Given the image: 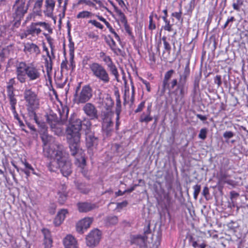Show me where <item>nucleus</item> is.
<instances>
[{
	"label": "nucleus",
	"mask_w": 248,
	"mask_h": 248,
	"mask_svg": "<svg viewBox=\"0 0 248 248\" xmlns=\"http://www.w3.org/2000/svg\"><path fill=\"white\" fill-rule=\"evenodd\" d=\"M18 82L16 81L15 78H10L6 82V93L7 97L9 100V103L11 106V110L14 115V118L17 120L20 127L24 126L23 122L20 119L17 112L16 111V105L17 100L15 94L16 89L15 86L17 84Z\"/></svg>",
	"instance_id": "nucleus-5"
},
{
	"label": "nucleus",
	"mask_w": 248,
	"mask_h": 248,
	"mask_svg": "<svg viewBox=\"0 0 248 248\" xmlns=\"http://www.w3.org/2000/svg\"><path fill=\"white\" fill-rule=\"evenodd\" d=\"M202 77V72L200 71L199 73H196L193 81V92L194 94L196 93L197 90L199 89L200 82Z\"/></svg>",
	"instance_id": "nucleus-29"
},
{
	"label": "nucleus",
	"mask_w": 248,
	"mask_h": 248,
	"mask_svg": "<svg viewBox=\"0 0 248 248\" xmlns=\"http://www.w3.org/2000/svg\"><path fill=\"white\" fill-rule=\"evenodd\" d=\"M65 248H77V242L76 239L71 235H67L63 239Z\"/></svg>",
	"instance_id": "nucleus-20"
},
{
	"label": "nucleus",
	"mask_w": 248,
	"mask_h": 248,
	"mask_svg": "<svg viewBox=\"0 0 248 248\" xmlns=\"http://www.w3.org/2000/svg\"><path fill=\"white\" fill-rule=\"evenodd\" d=\"M36 24L38 26L43 27L49 33H52V29L51 28L50 25L45 22H37Z\"/></svg>",
	"instance_id": "nucleus-44"
},
{
	"label": "nucleus",
	"mask_w": 248,
	"mask_h": 248,
	"mask_svg": "<svg viewBox=\"0 0 248 248\" xmlns=\"http://www.w3.org/2000/svg\"><path fill=\"white\" fill-rule=\"evenodd\" d=\"M69 44L68 47L69 48V55L74 54L75 51V44L72 41V37L70 35L68 36Z\"/></svg>",
	"instance_id": "nucleus-46"
},
{
	"label": "nucleus",
	"mask_w": 248,
	"mask_h": 248,
	"mask_svg": "<svg viewBox=\"0 0 248 248\" xmlns=\"http://www.w3.org/2000/svg\"><path fill=\"white\" fill-rule=\"evenodd\" d=\"M67 186L65 184H61L58 187V191L61 193H68L67 191Z\"/></svg>",
	"instance_id": "nucleus-61"
},
{
	"label": "nucleus",
	"mask_w": 248,
	"mask_h": 248,
	"mask_svg": "<svg viewBox=\"0 0 248 248\" xmlns=\"http://www.w3.org/2000/svg\"><path fill=\"white\" fill-rule=\"evenodd\" d=\"M93 96V89L90 84L83 86L78 93L74 94V101L78 105L88 103Z\"/></svg>",
	"instance_id": "nucleus-8"
},
{
	"label": "nucleus",
	"mask_w": 248,
	"mask_h": 248,
	"mask_svg": "<svg viewBox=\"0 0 248 248\" xmlns=\"http://www.w3.org/2000/svg\"><path fill=\"white\" fill-rule=\"evenodd\" d=\"M124 27L126 32L128 33V34L131 37V38L134 39V36L132 31V29L128 24V23L124 25Z\"/></svg>",
	"instance_id": "nucleus-57"
},
{
	"label": "nucleus",
	"mask_w": 248,
	"mask_h": 248,
	"mask_svg": "<svg viewBox=\"0 0 248 248\" xmlns=\"http://www.w3.org/2000/svg\"><path fill=\"white\" fill-rule=\"evenodd\" d=\"M82 110L90 120H97L98 118V110L94 104L91 103H85Z\"/></svg>",
	"instance_id": "nucleus-13"
},
{
	"label": "nucleus",
	"mask_w": 248,
	"mask_h": 248,
	"mask_svg": "<svg viewBox=\"0 0 248 248\" xmlns=\"http://www.w3.org/2000/svg\"><path fill=\"white\" fill-rule=\"evenodd\" d=\"M189 241L191 243L192 247L194 248L199 247V248H205L206 245L204 243H202L199 245L196 241L194 240L193 236H190L189 238Z\"/></svg>",
	"instance_id": "nucleus-42"
},
{
	"label": "nucleus",
	"mask_w": 248,
	"mask_h": 248,
	"mask_svg": "<svg viewBox=\"0 0 248 248\" xmlns=\"http://www.w3.org/2000/svg\"><path fill=\"white\" fill-rule=\"evenodd\" d=\"M93 218L92 217H85L81 219L77 224V231L79 233H83L84 231L90 227L93 222Z\"/></svg>",
	"instance_id": "nucleus-14"
},
{
	"label": "nucleus",
	"mask_w": 248,
	"mask_h": 248,
	"mask_svg": "<svg viewBox=\"0 0 248 248\" xmlns=\"http://www.w3.org/2000/svg\"><path fill=\"white\" fill-rule=\"evenodd\" d=\"M153 120V117L151 116V114H147L145 115V113H143L140 117L139 121L140 123H145L146 124H148Z\"/></svg>",
	"instance_id": "nucleus-40"
},
{
	"label": "nucleus",
	"mask_w": 248,
	"mask_h": 248,
	"mask_svg": "<svg viewBox=\"0 0 248 248\" xmlns=\"http://www.w3.org/2000/svg\"><path fill=\"white\" fill-rule=\"evenodd\" d=\"M23 51L30 54H35L36 56L41 53L40 49L36 44L30 42L25 45Z\"/></svg>",
	"instance_id": "nucleus-16"
},
{
	"label": "nucleus",
	"mask_w": 248,
	"mask_h": 248,
	"mask_svg": "<svg viewBox=\"0 0 248 248\" xmlns=\"http://www.w3.org/2000/svg\"><path fill=\"white\" fill-rule=\"evenodd\" d=\"M55 5V0H45V6L48 11L52 13Z\"/></svg>",
	"instance_id": "nucleus-41"
},
{
	"label": "nucleus",
	"mask_w": 248,
	"mask_h": 248,
	"mask_svg": "<svg viewBox=\"0 0 248 248\" xmlns=\"http://www.w3.org/2000/svg\"><path fill=\"white\" fill-rule=\"evenodd\" d=\"M79 158H76L77 161L78 162V166L83 168L86 165V160L85 156L82 155V153Z\"/></svg>",
	"instance_id": "nucleus-47"
},
{
	"label": "nucleus",
	"mask_w": 248,
	"mask_h": 248,
	"mask_svg": "<svg viewBox=\"0 0 248 248\" xmlns=\"http://www.w3.org/2000/svg\"><path fill=\"white\" fill-rule=\"evenodd\" d=\"M182 4H180V10L179 12H173L171 14V16L172 17H174L178 20H180L182 17Z\"/></svg>",
	"instance_id": "nucleus-52"
},
{
	"label": "nucleus",
	"mask_w": 248,
	"mask_h": 248,
	"mask_svg": "<svg viewBox=\"0 0 248 248\" xmlns=\"http://www.w3.org/2000/svg\"><path fill=\"white\" fill-rule=\"evenodd\" d=\"M102 235L101 232L97 229L92 230L86 236L87 245L90 247H94L100 242Z\"/></svg>",
	"instance_id": "nucleus-12"
},
{
	"label": "nucleus",
	"mask_w": 248,
	"mask_h": 248,
	"mask_svg": "<svg viewBox=\"0 0 248 248\" xmlns=\"http://www.w3.org/2000/svg\"><path fill=\"white\" fill-rule=\"evenodd\" d=\"M128 205V202L125 200L121 202L116 203V208L118 209H122L124 207L127 206Z\"/></svg>",
	"instance_id": "nucleus-60"
},
{
	"label": "nucleus",
	"mask_w": 248,
	"mask_h": 248,
	"mask_svg": "<svg viewBox=\"0 0 248 248\" xmlns=\"http://www.w3.org/2000/svg\"><path fill=\"white\" fill-rule=\"evenodd\" d=\"M102 103L105 109H112L114 105V101L112 99L110 94H105L102 98Z\"/></svg>",
	"instance_id": "nucleus-23"
},
{
	"label": "nucleus",
	"mask_w": 248,
	"mask_h": 248,
	"mask_svg": "<svg viewBox=\"0 0 248 248\" xmlns=\"http://www.w3.org/2000/svg\"><path fill=\"white\" fill-rule=\"evenodd\" d=\"M26 106H39V99L37 93L31 89L26 88L23 92Z\"/></svg>",
	"instance_id": "nucleus-11"
},
{
	"label": "nucleus",
	"mask_w": 248,
	"mask_h": 248,
	"mask_svg": "<svg viewBox=\"0 0 248 248\" xmlns=\"http://www.w3.org/2000/svg\"><path fill=\"white\" fill-rule=\"evenodd\" d=\"M75 185L78 190L83 194H87L90 191V186L85 182L77 181Z\"/></svg>",
	"instance_id": "nucleus-24"
},
{
	"label": "nucleus",
	"mask_w": 248,
	"mask_h": 248,
	"mask_svg": "<svg viewBox=\"0 0 248 248\" xmlns=\"http://www.w3.org/2000/svg\"><path fill=\"white\" fill-rule=\"evenodd\" d=\"M53 160L50 161L47 167L50 171L56 172L58 169L64 177H67L72 172V163L62 145H57V149L53 151Z\"/></svg>",
	"instance_id": "nucleus-3"
},
{
	"label": "nucleus",
	"mask_w": 248,
	"mask_h": 248,
	"mask_svg": "<svg viewBox=\"0 0 248 248\" xmlns=\"http://www.w3.org/2000/svg\"><path fill=\"white\" fill-rule=\"evenodd\" d=\"M193 188L194 189L193 197L195 200H197L201 191V186L200 185L197 184L193 186Z\"/></svg>",
	"instance_id": "nucleus-48"
},
{
	"label": "nucleus",
	"mask_w": 248,
	"mask_h": 248,
	"mask_svg": "<svg viewBox=\"0 0 248 248\" xmlns=\"http://www.w3.org/2000/svg\"><path fill=\"white\" fill-rule=\"evenodd\" d=\"M93 14L87 11H83L82 12H80L77 15V18H88L91 16Z\"/></svg>",
	"instance_id": "nucleus-43"
},
{
	"label": "nucleus",
	"mask_w": 248,
	"mask_h": 248,
	"mask_svg": "<svg viewBox=\"0 0 248 248\" xmlns=\"http://www.w3.org/2000/svg\"><path fill=\"white\" fill-rule=\"evenodd\" d=\"M196 0H191L188 5L185 7L186 9V13L185 15H191L192 14L196 6Z\"/></svg>",
	"instance_id": "nucleus-36"
},
{
	"label": "nucleus",
	"mask_w": 248,
	"mask_h": 248,
	"mask_svg": "<svg viewBox=\"0 0 248 248\" xmlns=\"http://www.w3.org/2000/svg\"><path fill=\"white\" fill-rule=\"evenodd\" d=\"M61 124H66L67 122L69 108L67 106H62L59 108Z\"/></svg>",
	"instance_id": "nucleus-19"
},
{
	"label": "nucleus",
	"mask_w": 248,
	"mask_h": 248,
	"mask_svg": "<svg viewBox=\"0 0 248 248\" xmlns=\"http://www.w3.org/2000/svg\"><path fill=\"white\" fill-rule=\"evenodd\" d=\"M161 18L163 20L164 22L165 23V25L162 26V28L165 31L170 32L173 31L172 26L173 24H171L170 23V21L168 19L167 17H165V16H161Z\"/></svg>",
	"instance_id": "nucleus-38"
},
{
	"label": "nucleus",
	"mask_w": 248,
	"mask_h": 248,
	"mask_svg": "<svg viewBox=\"0 0 248 248\" xmlns=\"http://www.w3.org/2000/svg\"><path fill=\"white\" fill-rule=\"evenodd\" d=\"M82 125V121L78 117L77 114L75 113L71 114L66 128V134L71 155L73 156L82 153L80 145V132Z\"/></svg>",
	"instance_id": "nucleus-2"
},
{
	"label": "nucleus",
	"mask_w": 248,
	"mask_h": 248,
	"mask_svg": "<svg viewBox=\"0 0 248 248\" xmlns=\"http://www.w3.org/2000/svg\"><path fill=\"white\" fill-rule=\"evenodd\" d=\"M42 232L44 235V244H45V248H51L52 246V240L49 237L50 233L48 230L47 229H43Z\"/></svg>",
	"instance_id": "nucleus-26"
},
{
	"label": "nucleus",
	"mask_w": 248,
	"mask_h": 248,
	"mask_svg": "<svg viewBox=\"0 0 248 248\" xmlns=\"http://www.w3.org/2000/svg\"><path fill=\"white\" fill-rule=\"evenodd\" d=\"M34 122L39 129L40 133L47 131L48 127L47 125L41 117H39Z\"/></svg>",
	"instance_id": "nucleus-32"
},
{
	"label": "nucleus",
	"mask_w": 248,
	"mask_h": 248,
	"mask_svg": "<svg viewBox=\"0 0 248 248\" xmlns=\"http://www.w3.org/2000/svg\"><path fill=\"white\" fill-rule=\"evenodd\" d=\"M37 26L38 24H36V22H32L24 31V37H27L30 35L33 36L35 34L38 35L41 33V30L37 28Z\"/></svg>",
	"instance_id": "nucleus-18"
},
{
	"label": "nucleus",
	"mask_w": 248,
	"mask_h": 248,
	"mask_svg": "<svg viewBox=\"0 0 248 248\" xmlns=\"http://www.w3.org/2000/svg\"><path fill=\"white\" fill-rule=\"evenodd\" d=\"M44 0H36L33 6V12L37 16L42 14L41 8L43 6Z\"/></svg>",
	"instance_id": "nucleus-31"
},
{
	"label": "nucleus",
	"mask_w": 248,
	"mask_h": 248,
	"mask_svg": "<svg viewBox=\"0 0 248 248\" xmlns=\"http://www.w3.org/2000/svg\"><path fill=\"white\" fill-rule=\"evenodd\" d=\"M163 195L164 199L166 201V203L168 205H170L171 203V198L170 197L169 192H165L164 190H162Z\"/></svg>",
	"instance_id": "nucleus-51"
},
{
	"label": "nucleus",
	"mask_w": 248,
	"mask_h": 248,
	"mask_svg": "<svg viewBox=\"0 0 248 248\" xmlns=\"http://www.w3.org/2000/svg\"><path fill=\"white\" fill-rule=\"evenodd\" d=\"M148 29L149 30L153 31L156 29V25L155 22L153 21L152 17H150L149 19V24L148 26Z\"/></svg>",
	"instance_id": "nucleus-64"
},
{
	"label": "nucleus",
	"mask_w": 248,
	"mask_h": 248,
	"mask_svg": "<svg viewBox=\"0 0 248 248\" xmlns=\"http://www.w3.org/2000/svg\"><path fill=\"white\" fill-rule=\"evenodd\" d=\"M104 221L107 226H110L115 225L118 223V218L116 216H110L107 217Z\"/></svg>",
	"instance_id": "nucleus-35"
},
{
	"label": "nucleus",
	"mask_w": 248,
	"mask_h": 248,
	"mask_svg": "<svg viewBox=\"0 0 248 248\" xmlns=\"http://www.w3.org/2000/svg\"><path fill=\"white\" fill-rule=\"evenodd\" d=\"M113 115V112L112 109H105L101 112V119L102 122L112 121V116Z\"/></svg>",
	"instance_id": "nucleus-27"
},
{
	"label": "nucleus",
	"mask_w": 248,
	"mask_h": 248,
	"mask_svg": "<svg viewBox=\"0 0 248 248\" xmlns=\"http://www.w3.org/2000/svg\"><path fill=\"white\" fill-rule=\"evenodd\" d=\"M106 26H107V27L109 31L113 33L114 35V37L115 38V39L118 41H120L121 39H120V36H119V35L116 32V31H115V30L112 28V27H111V26L110 25V24H109V23H108Z\"/></svg>",
	"instance_id": "nucleus-50"
},
{
	"label": "nucleus",
	"mask_w": 248,
	"mask_h": 248,
	"mask_svg": "<svg viewBox=\"0 0 248 248\" xmlns=\"http://www.w3.org/2000/svg\"><path fill=\"white\" fill-rule=\"evenodd\" d=\"M89 23L92 24L95 27L99 28L100 29H103L104 26L102 25L100 22L97 21L95 20H90L88 21Z\"/></svg>",
	"instance_id": "nucleus-56"
},
{
	"label": "nucleus",
	"mask_w": 248,
	"mask_h": 248,
	"mask_svg": "<svg viewBox=\"0 0 248 248\" xmlns=\"http://www.w3.org/2000/svg\"><path fill=\"white\" fill-rule=\"evenodd\" d=\"M114 95L116 97V114L120 115L122 111L121 101L120 99V94L118 90L114 91Z\"/></svg>",
	"instance_id": "nucleus-28"
},
{
	"label": "nucleus",
	"mask_w": 248,
	"mask_h": 248,
	"mask_svg": "<svg viewBox=\"0 0 248 248\" xmlns=\"http://www.w3.org/2000/svg\"><path fill=\"white\" fill-rule=\"evenodd\" d=\"M68 212L65 209H62L59 211L55 217L53 223L56 226H60L65 218V215Z\"/></svg>",
	"instance_id": "nucleus-21"
},
{
	"label": "nucleus",
	"mask_w": 248,
	"mask_h": 248,
	"mask_svg": "<svg viewBox=\"0 0 248 248\" xmlns=\"http://www.w3.org/2000/svg\"><path fill=\"white\" fill-rule=\"evenodd\" d=\"M190 61L188 60L185 66L183 72H178V78H173L170 80L175 73L173 69L166 72L162 81V88L161 90V95L164 94L166 90L170 91L176 96L175 100L179 98L182 99L187 93V81L190 75Z\"/></svg>",
	"instance_id": "nucleus-1"
},
{
	"label": "nucleus",
	"mask_w": 248,
	"mask_h": 248,
	"mask_svg": "<svg viewBox=\"0 0 248 248\" xmlns=\"http://www.w3.org/2000/svg\"><path fill=\"white\" fill-rule=\"evenodd\" d=\"M143 234H131L129 235V241L132 246L139 248H145L147 247V241L148 235L152 233L150 229V223L149 222L143 229Z\"/></svg>",
	"instance_id": "nucleus-6"
},
{
	"label": "nucleus",
	"mask_w": 248,
	"mask_h": 248,
	"mask_svg": "<svg viewBox=\"0 0 248 248\" xmlns=\"http://www.w3.org/2000/svg\"><path fill=\"white\" fill-rule=\"evenodd\" d=\"M9 46H2L0 45V62H4L10 53Z\"/></svg>",
	"instance_id": "nucleus-25"
},
{
	"label": "nucleus",
	"mask_w": 248,
	"mask_h": 248,
	"mask_svg": "<svg viewBox=\"0 0 248 248\" xmlns=\"http://www.w3.org/2000/svg\"><path fill=\"white\" fill-rule=\"evenodd\" d=\"M214 82L215 84L217 85V88L220 87L222 83L221 76L219 75H216L214 78Z\"/></svg>",
	"instance_id": "nucleus-53"
},
{
	"label": "nucleus",
	"mask_w": 248,
	"mask_h": 248,
	"mask_svg": "<svg viewBox=\"0 0 248 248\" xmlns=\"http://www.w3.org/2000/svg\"><path fill=\"white\" fill-rule=\"evenodd\" d=\"M77 206L79 212L86 213L94 209L96 205L95 204L85 202H78L77 204Z\"/></svg>",
	"instance_id": "nucleus-17"
},
{
	"label": "nucleus",
	"mask_w": 248,
	"mask_h": 248,
	"mask_svg": "<svg viewBox=\"0 0 248 248\" xmlns=\"http://www.w3.org/2000/svg\"><path fill=\"white\" fill-rule=\"evenodd\" d=\"M47 123L49 125L51 130L54 132L55 134L58 136H61L62 134V128L60 125L61 124L60 120L57 116L56 113L50 111L49 114L45 115Z\"/></svg>",
	"instance_id": "nucleus-9"
},
{
	"label": "nucleus",
	"mask_w": 248,
	"mask_h": 248,
	"mask_svg": "<svg viewBox=\"0 0 248 248\" xmlns=\"http://www.w3.org/2000/svg\"><path fill=\"white\" fill-rule=\"evenodd\" d=\"M145 101H142L140 102V103L138 105L137 108L135 109V112L136 113L141 112L143 108L145 107Z\"/></svg>",
	"instance_id": "nucleus-62"
},
{
	"label": "nucleus",
	"mask_w": 248,
	"mask_h": 248,
	"mask_svg": "<svg viewBox=\"0 0 248 248\" xmlns=\"http://www.w3.org/2000/svg\"><path fill=\"white\" fill-rule=\"evenodd\" d=\"M207 129L206 128H202L200 131L198 137L200 139L203 140H205L206 138Z\"/></svg>",
	"instance_id": "nucleus-59"
},
{
	"label": "nucleus",
	"mask_w": 248,
	"mask_h": 248,
	"mask_svg": "<svg viewBox=\"0 0 248 248\" xmlns=\"http://www.w3.org/2000/svg\"><path fill=\"white\" fill-rule=\"evenodd\" d=\"M70 55V65L69 66L71 68L72 71H74L76 68V63L74 61V54Z\"/></svg>",
	"instance_id": "nucleus-58"
},
{
	"label": "nucleus",
	"mask_w": 248,
	"mask_h": 248,
	"mask_svg": "<svg viewBox=\"0 0 248 248\" xmlns=\"http://www.w3.org/2000/svg\"><path fill=\"white\" fill-rule=\"evenodd\" d=\"M40 137L44 146L49 144L53 140V137L48 135L47 131L40 133Z\"/></svg>",
	"instance_id": "nucleus-33"
},
{
	"label": "nucleus",
	"mask_w": 248,
	"mask_h": 248,
	"mask_svg": "<svg viewBox=\"0 0 248 248\" xmlns=\"http://www.w3.org/2000/svg\"><path fill=\"white\" fill-rule=\"evenodd\" d=\"M202 195L207 201H208L211 199V196L209 193V189L207 186L204 187L202 192Z\"/></svg>",
	"instance_id": "nucleus-49"
},
{
	"label": "nucleus",
	"mask_w": 248,
	"mask_h": 248,
	"mask_svg": "<svg viewBox=\"0 0 248 248\" xmlns=\"http://www.w3.org/2000/svg\"><path fill=\"white\" fill-rule=\"evenodd\" d=\"M107 67L108 69L110 74L114 77L115 79H116L117 81H119L120 75L119 74L118 69L114 63H113L111 64H109L108 65V66H107Z\"/></svg>",
	"instance_id": "nucleus-34"
},
{
	"label": "nucleus",
	"mask_w": 248,
	"mask_h": 248,
	"mask_svg": "<svg viewBox=\"0 0 248 248\" xmlns=\"http://www.w3.org/2000/svg\"><path fill=\"white\" fill-rule=\"evenodd\" d=\"M236 19L234 16H229L224 25L222 27V29L224 30L228 27L230 28L232 26L233 22Z\"/></svg>",
	"instance_id": "nucleus-45"
},
{
	"label": "nucleus",
	"mask_w": 248,
	"mask_h": 248,
	"mask_svg": "<svg viewBox=\"0 0 248 248\" xmlns=\"http://www.w3.org/2000/svg\"><path fill=\"white\" fill-rule=\"evenodd\" d=\"M28 111V115L30 120L34 121L39 117L36 113L35 110L39 108V106H26Z\"/></svg>",
	"instance_id": "nucleus-30"
},
{
	"label": "nucleus",
	"mask_w": 248,
	"mask_h": 248,
	"mask_svg": "<svg viewBox=\"0 0 248 248\" xmlns=\"http://www.w3.org/2000/svg\"><path fill=\"white\" fill-rule=\"evenodd\" d=\"M98 139L94 136V133H86V145L88 151L92 150V148L96 147L98 144Z\"/></svg>",
	"instance_id": "nucleus-15"
},
{
	"label": "nucleus",
	"mask_w": 248,
	"mask_h": 248,
	"mask_svg": "<svg viewBox=\"0 0 248 248\" xmlns=\"http://www.w3.org/2000/svg\"><path fill=\"white\" fill-rule=\"evenodd\" d=\"M29 7L30 5H28V3L16 0L13 7V9L14 10L13 13L14 18L20 20L27 13Z\"/></svg>",
	"instance_id": "nucleus-10"
},
{
	"label": "nucleus",
	"mask_w": 248,
	"mask_h": 248,
	"mask_svg": "<svg viewBox=\"0 0 248 248\" xmlns=\"http://www.w3.org/2000/svg\"><path fill=\"white\" fill-rule=\"evenodd\" d=\"M113 123L112 121L102 122V130L107 137L111 136V133L113 131Z\"/></svg>",
	"instance_id": "nucleus-22"
},
{
	"label": "nucleus",
	"mask_w": 248,
	"mask_h": 248,
	"mask_svg": "<svg viewBox=\"0 0 248 248\" xmlns=\"http://www.w3.org/2000/svg\"><path fill=\"white\" fill-rule=\"evenodd\" d=\"M103 61L106 63L107 66L114 63L110 57L108 55L103 58Z\"/></svg>",
	"instance_id": "nucleus-63"
},
{
	"label": "nucleus",
	"mask_w": 248,
	"mask_h": 248,
	"mask_svg": "<svg viewBox=\"0 0 248 248\" xmlns=\"http://www.w3.org/2000/svg\"><path fill=\"white\" fill-rule=\"evenodd\" d=\"M16 74L17 80L22 84L25 83L28 78L30 81L39 79L41 75L40 69L33 63L25 62H19L16 65Z\"/></svg>",
	"instance_id": "nucleus-4"
},
{
	"label": "nucleus",
	"mask_w": 248,
	"mask_h": 248,
	"mask_svg": "<svg viewBox=\"0 0 248 248\" xmlns=\"http://www.w3.org/2000/svg\"><path fill=\"white\" fill-rule=\"evenodd\" d=\"M115 12L119 16L121 22L124 24V25L127 23L126 17L122 11L119 9L118 7H115Z\"/></svg>",
	"instance_id": "nucleus-37"
},
{
	"label": "nucleus",
	"mask_w": 248,
	"mask_h": 248,
	"mask_svg": "<svg viewBox=\"0 0 248 248\" xmlns=\"http://www.w3.org/2000/svg\"><path fill=\"white\" fill-rule=\"evenodd\" d=\"M234 136V134L232 131H225L223 135V137L226 139V142H228V140Z\"/></svg>",
	"instance_id": "nucleus-54"
},
{
	"label": "nucleus",
	"mask_w": 248,
	"mask_h": 248,
	"mask_svg": "<svg viewBox=\"0 0 248 248\" xmlns=\"http://www.w3.org/2000/svg\"><path fill=\"white\" fill-rule=\"evenodd\" d=\"M45 65L47 72H48L49 70L51 71L52 69V59H49V60H48L47 58H46L45 59Z\"/></svg>",
	"instance_id": "nucleus-55"
},
{
	"label": "nucleus",
	"mask_w": 248,
	"mask_h": 248,
	"mask_svg": "<svg viewBox=\"0 0 248 248\" xmlns=\"http://www.w3.org/2000/svg\"><path fill=\"white\" fill-rule=\"evenodd\" d=\"M89 67L93 75L99 81L104 84L109 82L110 78L108 72L102 64L93 62L89 64Z\"/></svg>",
	"instance_id": "nucleus-7"
},
{
	"label": "nucleus",
	"mask_w": 248,
	"mask_h": 248,
	"mask_svg": "<svg viewBox=\"0 0 248 248\" xmlns=\"http://www.w3.org/2000/svg\"><path fill=\"white\" fill-rule=\"evenodd\" d=\"M68 196V193H61L60 192H57V199L58 202L61 204L64 203L67 200Z\"/></svg>",
	"instance_id": "nucleus-39"
}]
</instances>
